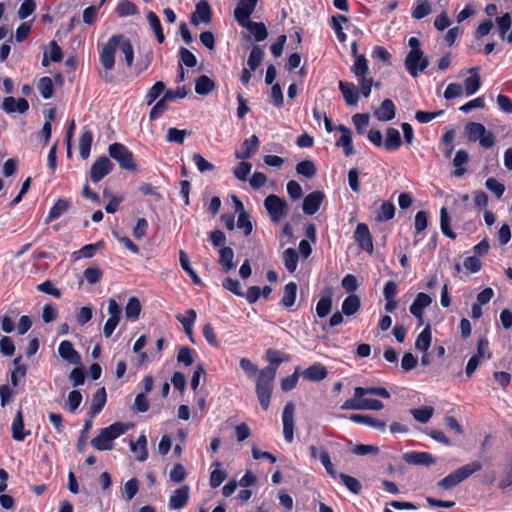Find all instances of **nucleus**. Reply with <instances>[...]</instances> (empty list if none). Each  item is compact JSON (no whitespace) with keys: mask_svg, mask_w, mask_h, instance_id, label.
I'll return each instance as SVG.
<instances>
[{"mask_svg":"<svg viewBox=\"0 0 512 512\" xmlns=\"http://www.w3.org/2000/svg\"><path fill=\"white\" fill-rule=\"evenodd\" d=\"M403 460L410 465L430 466L435 464V457L429 452L411 451L403 455Z\"/></svg>","mask_w":512,"mask_h":512,"instance_id":"nucleus-18","label":"nucleus"},{"mask_svg":"<svg viewBox=\"0 0 512 512\" xmlns=\"http://www.w3.org/2000/svg\"><path fill=\"white\" fill-rule=\"evenodd\" d=\"M191 132L187 130H180L174 127H171L167 130L166 140L170 143L183 144L185 137L190 135Z\"/></svg>","mask_w":512,"mask_h":512,"instance_id":"nucleus-54","label":"nucleus"},{"mask_svg":"<svg viewBox=\"0 0 512 512\" xmlns=\"http://www.w3.org/2000/svg\"><path fill=\"white\" fill-rule=\"evenodd\" d=\"M92 142V131L87 128H84L79 138V153L82 159L86 160L89 157Z\"/></svg>","mask_w":512,"mask_h":512,"instance_id":"nucleus-30","label":"nucleus"},{"mask_svg":"<svg viewBox=\"0 0 512 512\" xmlns=\"http://www.w3.org/2000/svg\"><path fill=\"white\" fill-rule=\"evenodd\" d=\"M432 340L430 325H427L418 335L415 341V348L421 352H427Z\"/></svg>","mask_w":512,"mask_h":512,"instance_id":"nucleus-40","label":"nucleus"},{"mask_svg":"<svg viewBox=\"0 0 512 512\" xmlns=\"http://www.w3.org/2000/svg\"><path fill=\"white\" fill-rule=\"evenodd\" d=\"M213 465L217 468L214 469L210 474V486L212 488H217L226 479L227 473L223 470L218 469L221 465L219 461L215 462Z\"/></svg>","mask_w":512,"mask_h":512,"instance_id":"nucleus-57","label":"nucleus"},{"mask_svg":"<svg viewBox=\"0 0 512 512\" xmlns=\"http://www.w3.org/2000/svg\"><path fill=\"white\" fill-rule=\"evenodd\" d=\"M325 195L322 191H313L303 199L302 209L306 215H314L320 208Z\"/></svg>","mask_w":512,"mask_h":512,"instance_id":"nucleus-14","label":"nucleus"},{"mask_svg":"<svg viewBox=\"0 0 512 512\" xmlns=\"http://www.w3.org/2000/svg\"><path fill=\"white\" fill-rule=\"evenodd\" d=\"M108 152L111 158L118 162L119 166L130 172H137L138 167L134 161L133 153L121 143H113Z\"/></svg>","mask_w":512,"mask_h":512,"instance_id":"nucleus-6","label":"nucleus"},{"mask_svg":"<svg viewBox=\"0 0 512 512\" xmlns=\"http://www.w3.org/2000/svg\"><path fill=\"white\" fill-rule=\"evenodd\" d=\"M485 186L490 192L495 194L497 198L502 197L505 192V186L493 177H490L486 180Z\"/></svg>","mask_w":512,"mask_h":512,"instance_id":"nucleus-64","label":"nucleus"},{"mask_svg":"<svg viewBox=\"0 0 512 512\" xmlns=\"http://www.w3.org/2000/svg\"><path fill=\"white\" fill-rule=\"evenodd\" d=\"M302 377L311 382H319L328 375L326 367L321 363H314L302 372Z\"/></svg>","mask_w":512,"mask_h":512,"instance_id":"nucleus-23","label":"nucleus"},{"mask_svg":"<svg viewBox=\"0 0 512 512\" xmlns=\"http://www.w3.org/2000/svg\"><path fill=\"white\" fill-rule=\"evenodd\" d=\"M12 438L16 441H23L30 431L24 430L23 414L21 410H18L11 426Z\"/></svg>","mask_w":512,"mask_h":512,"instance_id":"nucleus-27","label":"nucleus"},{"mask_svg":"<svg viewBox=\"0 0 512 512\" xmlns=\"http://www.w3.org/2000/svg\"><path fill=\"white\" fill-rule=\"evenodd\" d=\"M294 411L295 405L288 402L282 413L283 435L288 443H291L294 439Z\"/></svg>","mask_w":512,"mask_h":512,"instance_id":"nucleus-11","label":"nucleus"},{"mask_svg":"<svg viewBox=\"0 0 512 512\" xmlns=\"http://www.w3.org/2000/svg\"><path fill=\"white\" fill-rule=\"evenodd\" d=\"M116 12L120 17L132 16L138 13L134 3L129 0H122L116 6Z\"/></svg>","mask_w":512,"mask_h":512,"instance_id":"nucleus-52","label":"nucleus"},{"mask_svg":"<svg viewBox=\"0 0 512 512\" xmlns=\"http://www.w3.org/2000/svg\"><path fill=\"white\" fill-rule=\"evenodd\" d=\"M127 425L122 422H115L100 430L99 434L91 440V445L100 451L111 450L113 441L124 434Z\"/></svg>","mask_w":512,"mask_h":512,"instance_id":"nucleus-3","label":"nucleus"},{"mask_svg":"<svg viewBox=\"0 0 512 512\" xmlns=\"http://www.w3.org/2000/svg\"><path fill=\"white\" fill-rule=\"evenodd\" d=\"M338 477L342 480L347 489L352 493L358 494L361 491V484L356 478L344 473H340Z\"/></svg>","mask_w":512,"mask_h":512,"instance_id":"nucleus-63","label":"nucleus"},{"mask_svg":"<svg viewBox=\"0 0 512 512\" xmlns=\"http://www.w3.org/2000/svg\"><path fill=\"white\" fill-rule=\"evenodd\" d=\"M281 355L282 353L278 350L268 349L266 351V359L269 364L259 371L256 378V394L263 410H267L269 408L273 382L276 377L277 369L285 360Z\"/></svg>","mask_w":512,"mask_h":512,"instance_id":"nucleus-1","label":"nucleus"},{"mask_svg":"<svg viewBox=\"0 0 512 512\" xmlns=\"http://www.w3.org/2000/svg\"><path fill=\"white\" fill-rule=\"evenodd\" d=\"M70 208V201L67 199H58L56 203L51 207L46 223H49L55 219H58L61 215L68 211Z\"/></svg>","mask_w":512,"mask_h":512,"instance_id":"nucleus-34","label":"nucleus"},{"mask_svg":"<svg viewBox=\"0 0 512 512\" xmlns=\"http://www.w3.org/2000/svg\"><path fill=\"white\" fill-rule=\"evenodd\" d=\"M482 469V464L480 461H473L466 465L459 467L458 469L449 473L446 477L441 479L437 485L443 490H449L467 478H469L475 472H478Z\"/></svg>","mask_w":512,"mask_h":512,"instance_id":"nucleus-4","label":"nucleus"},{"mask_svg":"<svg viewBox=\"0 0 512 512\" xmlns=\"http://www.w3.org/2000/svg\"><path fill=\"white\" fill-rule=\"evenodd\" d=\"M354 394L357 395H377L382 398H390L389 391L384 387H356Z\"/></svg>","mask_w":512,"mask_h":512,"instance_id":"nucleus-49","label":"nucleus"},{"mask_svg":"<svg viewBox=\"0 0 512 512\" xmlns=\"http://www.w3.org/2000/svg\"><path fill=\"white\" fill-rule=\"evenodd\" d=\"M147 21H148L151 29L153 30V32L157 38V41L159 43H163L165 41V36H164L163 30H162V26H161L159 17L153 11H149L147 13Z\"/></svg>","mask_w":512,"mask_h":512,"instance_id":"nucleus-42","label":"nucleus"},{"mask_svg":"<svg viewBox=\"0 0 512 512\" xmlns=\"http://www.w3.org/2000/svg\"><path fill=\"white\" fill-rule=\"evenodd\" d=\"M428 65L429 60L422 50L410 51L405 57V67L412 77H417Z\"/></svg>","mask_w":512,"mask_h":512,"instance_id":"nucleus-9","label":"nucleus"},{"mask_svg":"<svg viewBox=\"0 0 512 512\" xmlns=\"http://www.w3.org/2000/svg\"><path fill=\"white\" fill-rule=\"evenodd\" d=\"M1 109L7 114L15 112L24 114L29 109V103L25 98L16 99L12 96H8L3 99Z\"/></svg>","mask_w":512,"mask_h":512,"instance_id":"nucleus-15","label":"nucleus"},{"mask_svg":"<svg viewBox=\"0 0 512 512\" xmlns=\"http://www.w3.org/2000/svg\"><path fill=\"white\" fill-rule=\"evenodd\" d=\"M396 107L391 99L382 101L379 108L374 111V116L379 121L387 122L395 117Z\"/></svg>","mask_w":512,"mask_h":512,"instance_id":"nucleus-25","label":"nucleus"},{"mask_svg":"<svg viewBox=\"0 0 512 512\" xmlns=\"http://www.w3.org/2000/svg\"><path fill=\"white\" fill-rule=\"evenodd\" d=\"M192 159L198 171L201 173L213 171L215 169V166L206 160L200 153H194Z\"/></svg>","mask_w":512,"mask_h":512,"instance_id":"nucleus-62","label":"nucleus"},{"mask_svg":"<svg viewBox=\"0 0 512 512\" xmlns=\"http://www.w3.org/2000/svg\"><path fill=\"white\" fill-rule=\"evenodd\" d=\"M350 420L353 421L354 423L367 425L380 431H385L386 429V422L371 416L352 414L350 415Z\"/></svg>","mask_w":512,"mask_h":512,"instance_id":"nucleus-28","label":"nucleus"},{"mask_svg":"<svg viewBox=\"0 0 512 512\" xmlns=\"http://www.w3.org/2000/svg\"><path fill=\"white\" fill-rule=\"evenodd\" d=\"M139 490V481L136 478L128 480L122 491V495L126 501H131Z\"/></svg>","mask_w":512,"mask_h":512,"instance_id":"nucleus-56","label":"nucleus"},{"mask_svg":"<svg viewBox=\"0 0 512 512\" xmlns=\"http://www.w3.org/2000/svg\"><path fill=\"white\" fill-rule=\"evenodd\" d=\"M123 40V35L117 34L109 38L108 42L103 46L100 51V62L104 68V72H100V76L106 83H112L114 77L111 73L115 66V53L119 47L120 42Z\"/></svg>","mask_w":512,"mask_h":512,"instance_id":"nucleus-2","label":"nucleus"},{"mask_svg":"<svg viewBox=\"0 0 512 512\" xmlns=\"http://www.w3.org/2000/svg\"><path fill=\"white\" fill-rule=\"evenodd\" d=\"M395 215V206L391 202H383L376 216L377 221L384 222L391 220Z\"/></svg>","mask_w":512,"mask_h":512,"instance_id":"nucleus-55","label":"nucleus"},{"mask_svg":"<svg viewBox=\"0 0 512 512\" xmlns=\"http://www.w3.org/2000/svg\"><path fill=\"white\" fill-rule=\"evenodd\" d=\"M434 413V408L432 406H423L420 408L410 409V414L413 418L422 424L429 422Z\"/></svg>","mask_w":512,"mask_h":512,"instance_id":"nucleus-41","label":"nucleus"},{"mask_svg":"<svg viewBox=\"0 0 512 512\" xmlns=\"http://www.w3.org/2000/svg\"><path fill=\"white\" fill-rule=\"evenodd\" d=\"M469 161V154L467 151L461 149L458 150L455 154V157L453 159V166L456 168L453 172V175L455 177H461L465 174L466 169L462 166L467 164Z\"/></svg>","mask_w":512,"mask_h":512,"instance_id":"nucleus-37","label":"nucleus"},{"mask_svg":"<svg viewBox=\"0 0 512 512\" xmlns=\"http://www.w3.org/2000/svg\"><path fill=\"white\" fill-rule=\"evenodd\" d=\"M480 67L475 66L470 68L467 72L471 74V76L467 77L464 81V91L467 96L474 95L481 86V78L479 75Z\"/></svg>","mask_w":512,"mask_h":512,"instance_id":"nucleus-22","label":"nucleus"},{"mask_svg":"<svg viewBox=\"0 0 512 512\" xmlns=\"http://www.w3.org/2000/svg\"><path fill=\"white\" fill-rule=\"evenodd\" d=\"M364 395L354 394V397L347 399L342 405L343 410H381L384 405L377 399L364 398Z\"/></svg>","mask_w":512,"mask_h":512,"instance_id":"nucleus-8","label":"nucleus"},{"mask_svg":"<svg viewBox=\"0 0 512 512\" xmlns=\"http://www.w3.org/2000/svg\"><path fill=\"white\" fill-rule=\"evenodd\" d=\"M264 207L268 212L270 220L274 223H279L285 218L289 210L287 202L274 194H270L265 198Z\"/></svg>","mask_w":512,"mask_h":512,"instance_id":"nucleus-7","label":"nucleus"},{"mask_svg":"<svg viewBox=\"0 0 512 512\" xmlns=\"http://www.w3.org/2000/svg\"><path fill=\"white\" fill-rule=\"evenodd\" d=\"M107 394L104 387L98 389L93 395L92 403L90 406L89 414L91 417H95L99 414L106 404Z\"/></svg>","mask_w":512,"mask_h":512,"instance_id":"nucleus-31","label":"nucleus"},{"mask_svg":"<svg viewBox=\"0 0 512 512\" xmlns=\"http://www.w3.org/2000/svg\"><path fill=\"white\" fill-rule=\"evenodd\" d=\"M402 144L400 132L396 128L389 127L386 130L384 146L388 151L397 150Z\"/></svg>","mask_w":512,"mask_h":512,"instance_id":"nucleus-32","label":"nucleus"},{"mask_svg":"<svg viewBox=\"0 0 512 512\" xmlns=\"http://www.w3.org/2000/svg\"><path fill=\"white\" fill-rule=\"evenodd\" d=\"M332 309V299L331 296L321 297L316 305V313L318 317L324 318L326 317Z\"/></svg>","mask_w":512,"mask_h":512,"instance_id":"nucleus-58","label":"nucleus"},{"mask_svg":"<svg viewBox=\"0 0 512 512\" xmlns=\"http://www.w3.org/2000/svg\"><path fill=\"white\" fill-rule=\"evenodd\" d=\"M141 312V304L138 298H129L125 306V315L127 319L136 320L139 318Z\"/></svg>","mask_w":512,"mask_h":512,"instance_id":"nucleus-47","label":"nucleus"},{"mask_svg":"<svg viewBox=\"0 0 512 512\" xmlns=\"http://www.w3.org/2000/svg\"><path fill=\"white\" fill-rule=\"evenodd\" d=\"M259 139L256 135H252L249 139H245L241 144V148L235 152V157L239 160L249 159L259 147Z\"/></svg>","mask_w":512,"mask_h":512,"instance_id":"nucleus-21","label":"nucleus"},{"mask_svg":"<svg viewBox=\"0 0 512 512\" xmlns=\"http://www.w3.org/2000/svg\"><path fill=\"white\" fill-rule=\"evenodd\" d=\"M258 1L259 0H239L234 10V18L239 25L250 20V16L254 12Z\"/></svg>","mask_w":512,"mask_h":512,"instance_id":"nucleus-13","label":"nucleus"},{"mask_svg":"<svg viewBox=\"0 0 512 512\" xmlns=\"http://www.w3.org/2000/svg\"><path fill=\"white\" fill-rule=\"evenodd\" d=\"M369 67L367 59L364 55H356L355 63L351 67V71L354 73L357 79L366 77Z\"/></svg>","mask_w":512,"mask_h":512,"instance_id":"nucleus-46","label":"nucleus"},{"mask_svg":"<svg viewBox=\"0 0 512 512\" xmlns=\"http://www.w3.org/2000/svg\"><path fill=\"white\" fill-rule=\"evenodd\" d=\"M58 354L59 356L66 362L74 365L81 364V356L74 349V346L71 341L63 340L60 342L58 346Z\"/></svg>","mask_w":512,"mask_h":512,"instance_id":"nucleus-17","label":"nucleus"},{"mask_svg":"<svg viewBox=\"0 0 512 512\" xmlns=\"http://www.w3.org/2000/svg\"><path fill=\"white\" fill-rule=\"evenodd\" d=\"M431 303L432 298L428 294L420 292L417 294L416 298L414 299L413 303L409 308L410 313L422 322L423 311Z\"/></svg>","mask_w":512,"mask_h":512,"instance_id":"nucleus-19","label":"nucleus"},{"mask_svg":"<svg viewBox=\"0 0 512 512\" xmlns=\"http://www.w3.org/2000/svg\"><path fill=\"white\" fill-rule=\"evenodd\" d=\"M465 134L469 141L478 142L485 149L492 148L496 143L493 132L487 130L482 123L470 122L465 126Z\"/></svg>","mask_w":512,"mask_h":512,"instance_id":"nucleus-5","label":"nucleus"},{"mask_svg":"<svg viewBox=\"0 0 512 512\" xmlns=\"http://www.w3.org/2000/svg\"><path fill=\"white\" fill-rule=\"evenodd\" d=\"M211 21V8L208 2L200 1L196 5V10L191 16V22L198 25L200 22L209 23Z\"/></svg>","mask_w":512,"mask_h":512,"instance_id":"nucleus-26","label":"nucleus"},{"mask_svg":"<svg viewBox=\"0 0 512 512\" xmlns=\"http://www.w3.org/2000/svg\"><path fill=\"white\" fill-rule=\"evenodd\" d=\"M234 251L230 247H222L219 251V263L224 272H228L234 268L233 263Z\"/></svg>","mask_w":512,"mask_h":512,"instance_id":"nucleus-39","label":"nucleus"},{"mask_svg":"<svg viewBox=\"0 0 512 512\" xmlns=\"http://www.w3.org/2000/svg\"><path fill=\"white\" fill-rule=\"evenodd\" d=\"M341 136L336 142V145L343 148L345 156L349 157L354 154L353 141H352V132L345 125H338L336 128Z\"/></svg>","mask_w":512,"mask_h":512,"instance_id":"nucleus-20","label":"nucleus"},{"mask_svg":"<svg viewBox=\"0 0 512 512\" xmlns=\"http://www.w3.org/2000/svg\"><path fill=\"white\" fill-rule=\"evenodd\" d=\"M370 116L367 113H357L353 115L352 122L359 134H364L369 125Z\"/></svg>","mask_w":512,"mask_h":512,"instance_id":"nucleus-60","label":"nucleus"},{"mask_svg":"<svg viewBox=\"0 0 512 512\" xmlns=\"http://www.w3.org/2000/svg\"><path fill=\"white\" fill-rule=\"evenodd\" d=\"M348 18L344 15L332 16V28L334 29L337 39L343 43L346 41V34L343 32L342 23H346Z\"/></svg>","mask_w":512,"mask_h":512,"instance_id":"nucleus-51","label":"nucleus"},{"mask_svg":"<svg viewBox=\"0 0 512 512\" xmlns=\"http://www.w3.org/2000/svg\"><path fill=\"white\" fill-rule=\"evenodd\" d=\"M240 26L248 29L258 42L264 41L268 36L267 28L262 22L247 20L244 24H240Z\"/></svg>","mask_w":512,"mask_h":512,"instance_id":"nucleus-29","label":"nucleus"},{"mask_svg":"<svg viewBox=\"0 0 512 512\" xmlns=\"http://www.w3.org/2000/svg\"><path fill=\"white\" fill-rule=\"evenodd\" d=\"M359 309H360V299L357 295L352 294L344 299V301L342 303V312L345 315H347V316L354 315Z\"/></svg>","mask_w":512,"mask_h":512,"instance_id":"nucleus-43","label":"nucleus"},{"mask_svg":"<svg viewBox=\"0 0 512 512\" xmlns=\"http://www.w3.org/2000/svg\"><path fill=\"white\" fill-rule=\"evenodd\" d=\"M114 168V164L111 160L102 156L98 158L90 168V179L94 183L100 182L105 176H107Z\"/></svg>","mask_w":512,"mask_h":512,"instance_id":"nucleus-10","label":"nucleus"},{"mask_svg":"<svg viewBox=\"0 0 512 512\" xmlns=\"http://www.w3.org/2000/svg\"><path fill=\"white\" fill-rule=\"evenodd\" d=\"M179 262L182 269L189 274L192 279V282L195 285H200L202 283L200 277L194 271V269L190 265V260L188 254L184 250L179 251Z\"/></svg>","mask_w":512,"mask_h":512,"instance_id":"nucleus-38","label":"nucleus"},{"mask_svg":"<svg viewBox=\"0 0 512 512\" xmlns=\"http://www.w3.org/2000/svg\"><path fill=\"white\" fill-rule=\"evenodd\" d=\"M299 256L297 251L294 248H287L283 252V261L285 268L290 272L293 273L298 265Z\"/></svg>","mask_w":512,"mask_h":512,"instance_id":"nucleus-44","label":"nucleus"},{"mask_svg":"<svg viewBox=\"0 0 512 512\" xmlns=\"http://www.w3.org/2000/svg\"><path fill=\"white\" fill-rule=\"evenodd\" d=\"M146 444H147V439L144 434H141L138 437L136 442H134V441L130 442V448L134 453H136V458L140 462L145 461L148 457Z\"/></svg>","mask_w":512,"mask_h":512,"instance_id":"nucleus-35","label":"nucleus"},{"mask_svg":"<svg viewBox=\"0 0 512 512\" xmlns=\"http://www.w3.org/2000/svg\"><path fill=\"white\" fill-rule=\"evenodd\" d=\"M440 228L445 236L450 239L456 238V234L450 228V217L445 207H442L440 210Z\"/></svg>","mask_w":512,"mask_h":512,"instance_id":"nucleus-50","label":"nucleus"},{"mask_svg":"<svg viewBox=\"0 0 512 512\" xmlns=\"http://www.w3.org/2000/svg\"><path fill=\"white\" fill-rule=\"evenodd\" d=\"M338 87L344 97L345 103L348 106H355L358 103L359 92L353 83L340 80L338 82Z\"/></svg>","mask_w":512,"mask_h":512,"instance_id":"nucleus-24","label":"nucleus"},{"mask_svg":"<svg viewBox=\"0 0 512 512\" xmlns=\"http://www.w3.org/2000/svg\"><path fill=\"white\" fill-rule=\"evenodd\" d=\"M354 240L361 249L369 253L373 252V240L367 224L359 223L357 225L354 232Z\"/></svg>","mask_w":512,"mask_h":512,"instance_id":"nucleus-12","label":"nucleus"},{"mask_svg":"<svg viewBox=\"0 0 512 512\" xmlns=\"http://www.w3.org/2000/svg\"><path fill=\"white\" fill-rule=\"evenodd\" d=\"M216 88L214 80L206 75L199 76L195 81V92L199 95H208Z\"/></svg>","mask_w":512,"mask_h":512,"instance_id":"nucleus-33","label":"nucleus"},{"mask_svg":"<svg viewBox=\"0 0 512 512\" xmlns=\"http://www.w3.org/2000/svg\"><path fill=\"white\" fill-rule=\"evenodd\" d=\"M297 295V284L295 282H289L284 286L283 296L281 304L285 308H290L295 304Z\"/></svg>","mask_w":512,"mask_h":512,"instance_id":"nucleus-36","label":"nucleus"},{"mask_svg":"<svg viewBox=\"0 0 512 512\" xmlns=\"http://www.w3.org/2000/svg\"><path fill=\"white\" fill-rule=\"evenodd\" d=\"M190 488L188 485H182L170 496L168 508L170 510H179L184 508L189 501Z\"/></svg>","mask_w":512,"mask_h":512,"instance_id":"nucleus-16","label":"nucleus"},{"mask_svg":"<svg viewBox=\"0 0 512 512\" xmlns=\"http://www.w3.org/2000/svg\"><path fill=\"white\" fill-rule=\"evenodd\" d=\"M38 90L44 99H50L54 93L53 81L50 77L45 76L39 80Z\"/></svg>","mask_w":512,"mask_h":512,"instance_id":"nucleus-53","label":"nucleus"},{"mask_svg":"<svg viewBox=\"0 0 512 512\" xmlns=\"http://www.w3.org/2000/svg\"><path fill=\"white\" fill-rule=\"evenodd\" d=\"M264 57V52L258 45H253L250 51L247 65L251 71H255L261 64Z\"/></svg>","mask_w":512,"mask_h":512,"instance_id":"nucleus-45","label":"nucleus"},{"mask_svg":"<svg viewBox=\"0 0 512 512\" xmlns=\"http://www.w3.org/2000/svg\"><path fill=\"white\" fill-rule=\"evenodd\" d=\"M316 166L311 160H303L296 165V172L308 179L316 175Z\"/></svg>","mask_w":512,"mask_h":512,"instance_id":"nucleus-48","label":"nucleus"},{"mask_svg":"<svg viewBox=\"0 0 512 512\" xmlns=\"http://www.w3.org/2000/svg\"><path fill=\"white\" fill-rule=\"evenodd\" d=\"M319 459H320L322 465L324 466L326 472L331 477L336 478L337 476H339V474H337L335 469H334V466H333V464L331 462V459H330L328 451L325 448H323V447L320 448Z\"/></svg>","mask_w":512,"mask_h":512,"instance_id":"nucleus-61","label":"nucleus"},{"mask_svg":"<svg viewBox=\"0 0 512 512\" xmlns=\"http://www.w3.org/2000/svg\"><path fill=\"white\" fill-rule=\"evenodd\" d=\"M180 66L185 65L186 67L192 68L197 65V59L195 55L187 48L181 47L179 49Z\"/></svg>","mask_w":512,"mask_h":512,"instance_id":"nucleus-59","label":"nucleus"}]
</instances>
